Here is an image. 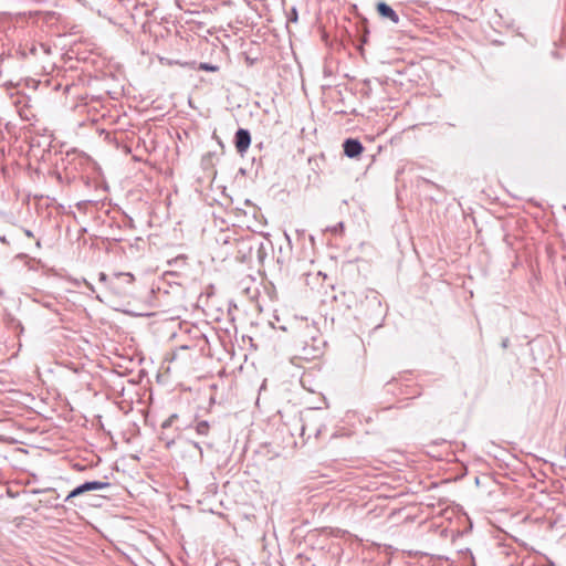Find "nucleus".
I'll use <instances>...</instances> for the list:
<instances>
[{"label":"nucleus","instance_id":"obj_1","mask_svg":"<svg viewBox=\"0 0 566 566\" xmlns=\"http://www.w3.org/2000/svg\"><path fill=\"white\" fill-rule=\"evenodd\" d=\"M268 245H271L270 241L265 242L259 238L249 237L242 240L240 251H247L244 258L252 260L255 256L260 263H263L268 256Z\"/></svg>","mask_w":566,"mask_h":566},{"label":"nucleus","instance_id":"obj_2","mask_svg":"<svg viewBox=\"0 0 566 566\" xmlns=\"http://www.w3.org/2000/svg\"><path fill=\"white\" fill-rule=\"evenodd\" d=\"M135 277L129 272H118L112 275L109 292L119 297L132 295Z\"/></svg>","mask_w":566,"mask_h":566},{"label":"nucleus","instance_id":"obj_3","mask_svg":"<svg viewBox=\"0 0 566 566\" xmlns=\"http://www.w3.org/2000/svg\"><path fill=\"white\" fill-rule=\"evenodd\" d=\"M251 145V134L248 129L239 128L234 135V146L239 154L243 155Z\"/></svg>","mask_w":566,"mask_h":566},{"label":"nucleus","instance_id":"obj_4","mask_svg":"<svg viewBox=\"0 0 566 566\" xmlns=\"http://www.w3.org/2000/svg\"><path fill=\"white\" fill-rule=\"evenodd\" d=\"M344 154L348 158H357L364 150L363 144L355 138H347L343 144Z\"/></svg>","mask_w":566,"mask_h":566},{"label":"nucleus","instance_id":"obj_5","mask_svg":"<svg viewBox=\"0 0 566 566\" xmlns=\"http://www.w3.org/2000/svg\"><path fill=\"white\" fill-rule=\"evenodd\" d=\"M377 12L378 14L384 18L390 20L392 23L398 24L399 23V15L397 12L386 2H379L377 4Z\"/></svg>","mask_w":566,"mask_h":566},{"label":"nucleus","instance_id":"obj_6","mask_svg":"<svg viewBox=\"0 0 566 566\" xmlns=\"http://www.w3.org/2000/svg\"><path fill=\"white\" fill-rule=\"evenodd\" d=\"M39 51H42L43 54H49L50 53V49L45 44H43V43H40V44L30 43V44H25L24 49L21 50V54L23 56H27L28 54L36 56L39 54Z\"/></svg>","mask_w":566,"mask_h":566},{"label":"nucleus","instance_id":"obj_7","mask_svg":"<svg viewBox=\"0 0 566 566\" xmlns=\"http://www.w3.org/2000/svg\"><path fill=\"white\" fill-rule=\"evenodd\" d=\"M80 486H81V491H83V493H86L90 491L109 489L111 483L107 481H86V482L80 484Z\"/></svg>","mask_w":566,"mask_h":566},{"label":"nucleus","instance_id":"obj_8","mask_svg":"<svg viewBox=\"0 0 566 566\" xmlns=\"http://www.w3.org/2000/svg\"><path fill=\"white\" fill-rule=\"evenodd\" d=\"M22 15L28 17L30 19L42 17L48 22L53 18L54 12L29 11V12H23Z\"/></svg>","mask_w":566,"mask_h":566},{"label":"nucleus","instance_id":"obj_9","mask_svg":"<svg viewBox=\"0 0 566 566\" xmlns=\"http://www.w3.org/2000/svg\"><path fill=\"white\" fill-rule=\"evenodd\" d=\"M195 429H196V432L198 434L207 436L209 433V430H210V424H209L208 421L202 420V421L197 422Z\"/></svg>","mask_w":566,"mask_h":566},{"label":"nucleus","instance_id":"obj_10","mask_svg":"<svg viewBox=\"0 0 566 566\" xmlns=\"http://www.w3.org/2000/svg\"><path fill=\"white\" fill-rule=\"evenodd\" d=\"M198 69L201 70V71H207V72H217V71H219V66L218 65L210 64V63H207V62L200 63Z\"/></svg>","mask_w":566,"mask_h":566},{"label":"nucleus","instance_id":"obj_11","mask_svg":"<svg viewBox=\"0 0 566 566\" xmlns=\"http://www.w3.org/2000/svg\"><path fill=\"white\" fill-rule=\"evenodd\" d=\"M84 494L83 491H81V486H76L75 489H73L69 494L67 496L65 497V502H69L71 501L73 497H76V496H80Z\"/></svg>","mask_w":566,"mask_h":566},{"label":"nucleus","instance_id":"obj_12","mask_svg":"<svg viewBox=\"0 0 566 566\" xmlns=\"http://www.w3.org/2000/svg\"><path fill=\"white\" fill-rule=\"evenodd\" d=\"M112 280V275L108 276L104 272L98 274V281L105 285V287L109 291V281Z\"/></svg>","mask_w":566,"mask_h":566},{"label":"nucleus","instance_id":"obj_13","mask_svg":"<svg viewBox=\"0 0 566 566\" xmlns=\"http://www.w3.org/2000/svg\"><path fill=\"white\" fill-rule=\"evenodd\" d=\"M178 418V415L177 413H172L161 424V428L163 429H167L169 427H171V424L174 423V421Z\"/></svg>","mask_w":566,"mask_h":566},{"label":"nucleus","instance_id":"obj_14","mask_svg":"<svg viewBox=\"0 0 566 566\" xmlns=\"http://www.w3.org/2000/svg\"><path fill=\"white\" fill-rule=\"evenodd\" d=\"M344 230V222H338L336 226L329 228V231L333 233H339Z\"/></svg>","mask_w":566,"mask_h":566},{"label":"nucleus","instance_id":"obj_15","mask_svg":"<svg viewBox=\"0 0 566 566\" xmlns=\"http://www.w3.org/2000/svg\"><path fill=\"white\" fill-rule=\"evenodd\" d=\"M159 61L161 64L166 65L180 64L178 61L168 60L166 57H160Z\"/></svg>","mask_w":566,"mask_h":566},{"label":"nucleus","instance_id":"obj_16","mask_svg":"<svg viewBox=\"0 0 566 566\" xmlns=\"http://www.w3.org/2000/svg\"><path fill=\"white\" fill-rule=\"evenodd\" d=\"M290 22H296L297 21V11L295 8L292 9L291 14L289 17Z\"/></svg>","mask_w":566,"mask_h":566},{"label":"nucleus","instance_id":"obj_17","mask_svg":"<svg viewBox=\"0 0 566 566\" xmlns=\"http://www.w3.org/2000/svg\"><path fill=\"white\" fill-rule=\"evenodd\" d=\"M160 439L165 441L167 448H170L174 444V439H166L163 436L160 437Z\"/></svg>","mask_w":566,"mask_h":566},{"label":"nucleus","instance_id":"obj_18","mask_svg":"<svg viewBox=\"0 0 566 566\" xmlns=\"http://www.w3.org/2000/svg\"><path fill=\"white\" fill-rule=\"evenodd\" d=\"M83 282H84L85 286H86V287H87L92 293H94V292H95V289H94V286H93V284H92V283H90V282H88V281H86L85 279L83 280Z\"/></svg>","mask_w":566,"mask_h":566},{"label":"nucleus","instance_id":"obj_19","mask_svg":"<svg viewBox=\"0 0 566 566\" xmlns=\"http://www.w3.org/2000/svg\"><path fill=\"white\" fill-rule=\"evenodd\" d=\"M24 234H25L27 237H29V238L33 237L32 231H31V230H28V229H25V230H24Z\"/></svg>","mask_w":566,"mask_h":566},{"label":"nucleus","instance_id":"obj_20","mask_svg":"<svg viewBox=\"0 0 566 566\" xmlns=\"http://www.w3.org/2000/svg\"><path fill=\"white\" fill-rule=\"evenodd\" d=\"M423 184L428 185V186H434L433 182L429 181V180H423Z\"/></svg>","mask_w":566,"mask_h":566},{"label":"nucleus","instance_id":"obj_21","mask_svg":"<svg viewBox=\"0 0 566 566\" xmlns=\"http://www.w3.org/2000/svg\"><path fill=\"white\" fill-rule=\"evenodd\" d=\"M193 446L200 451V453H202V450L198 443H195Z\"/></svg>","mask_w":566,"mask_h":566},{"label":"nucleus","instance_id":"obj_22","mask_svg":"<svg viewBox=\"0 0 566 566\" xmlns=\"http://www.w3.org/2000/svg\"><path fill=\"white\" fill-rule=\"evenodd\" d=\"M178 260H185V258L184 256L182 258H177V259H175V262H178Z\"/></svg>","mask_w":566,"mask_h":566}]
</instances>
